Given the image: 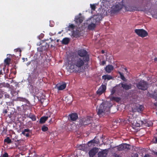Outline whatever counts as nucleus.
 <instances>
[{
  "mask_svg": "<svg viewBox=\"0 0 157 157\" xmlns=\"http://www.w3.org/2000/svg\"><path fill=\"white\" fill-rule=\"evenodd\" d=\"M1 93L4 95L5 98H10V95L7 93L4 92V91H1Z\"/></svg>",
  "mask_w": 157,
  "mask_h": 157,
  "instance_id": "28",
  "label": "nucleus"
},
{
  "mask_svg": "<svg viewBox=\"0 0 157 157\" xmlns=\"http://www.w3.org/2000/svg\"><path fill=\"white\" fill-rule=\"evenodd\" d=\"M25 60H26V61H27L28 60V59H27V58H25Z\"/></svg>",
  "mask_w": 157,
  "mask_h": 157,
  "instance_id": "58",
  "label": "nucleus"
},
{
  "mask_svg": "<svg viewBox=\"0 0 157 157\" xmlns=\"http://www.w3.org/2000/svg\"><path fill=\"white\" fill-rule=\"evenodd\" d=\"M112 106L111 104L108 102L101 103L99 108L97 109V114L99 117H101L105 112L109 111Z\"/></svg>",
  "mask_w": 157,
  "mask_h": 157,
  "instance_id": "5",
  "label": "nucleus"
},
{
  "mask_svg": "<svg viewBox=\"0 0 157 157\" xmlns=\"http://www.w3.org/2000/svg\"><path fill=\"white\" fill-rule=\"evenodd\" d=\"M131 84H128V89L131 88Z\"/></svg>",
  "mask_w": 157,
  "mask_h": 157,
  "instance_id": "46",
  "label": "nucleus"
},
{
  "mask_svg": "<svg viewBox=\"0 0 157 157\" xmlns=\"http://www.w3.org/2000/svg\"><path fill=\"white\" fill-rule=\"evenodd\" d=\"M93 117L90 116H87L86 117L80 119L79 124L82 126L87 125L91 124L93 121Z\"/></svg>",
  "mask_w": 157,
  "mask_h": 157,
  "instance_id": "9",
  "label": "nucleus"
},
{
  "mask_svg": "<svg viewBox=\"0 0 157 157\" xmlns=\"http://www.w3.org/2000/svg\"><path fill=\"white\" fill-rule=\"evenodd\" d=\"M27 117L31 119L33 121H36V116L34 114L31 113H29V114H27Z\"/></svg>",
  "mask_w": 157,
  "mask_h": 157,
  "instance_id": "21",
  "label": "nucleus"
},
{
  "mask_svg": "<svg viewBox=\"0 0 157 157\" xmlns=\"http://www.w3.org/2000/svg\"><path fill=\"white\" fill-rule=\"evenodd\" d=\"M52 47V45H51V47Z\"/></svg>",
  "mask_w": 157,
  "mask_h": 157,
  "instance_id": "61",
  "label": "nucleus"
},
{
  "mask_svg": "<svg viewBox=\"0 0 157 157\" xmlns=\"http://www.w3.org/2000/svg\"><path fill=\"white\" fill-rule=\"evenodd\" d=\"M123 6L126 9V7L123 5L122 2L121 3H116L115 5H113L112 7L111 13H115L119 12L123 8Z\"/></svg>",
  "mask_w": 157,
  "mask_h": 157,
  "instance_id": "6",
  "label": "nucleus"
},
{
  "mask_svg": "<svg viewBox=\"0 0 157 157\" xmlns=\"http://www.w3.org/2000/svg\"><path fill=\"white\" fill-rule=\"evenodd\" d=\"M90 7L91 8V9L93 11L95 10V8H96V6L95 4H90Z\"/></svg>",
  "mask_w": 157,
  "mask_h": 157,
  "instance_id": "36",
  "label": "nucleus"
},
{
  "mask_svg": "<svg viewBox=\"0 0 157 157\" xmlns=\"http://www.w3.org/2000/svg\"><path fill=\"white\" fill-rule=\"evenodd\" d=\"M7 71H8V69H7Z\"/></svg>",
  "mask_w": 157,
  "mask_h": 157,
  "instance_id": "63",
  "label": "nucleus"
},
{
  "mask_svg": "<svg viewBox=\"0 0 157 157\" xmlns=\"http://www.w3.org/2000/svg\"><path fill=\"white\" fill-rule=\"evenodd\" d=\"M133 10H130V9H129V7H128V11H130V12H132V11H133Z\"/></svg>",
  "mask_w": 157,
  "mask_h": 157,
  "instance_id": "47",
  "label": "nucleus"
},
{
  "mask_svg": "<svg viewBox=\"0 0 157 157\" xmlns=\"http://www.w3.org/2000/svg\"><path fill=\"white\" fill-rule=\"evenodd\" d=\"M83 20L84 18L81 16V14L80 13L78 15L76 16L74 20L76 26H79L80 24L82 23Z\"/></svg>",
  "mask_w": 157,
  "mask_h": 157,
  "instance_id": "12",
  "label": "nucleus"
},
{
  "mask_svg": "<svg viewBox=\"0 0 157 157\" xmlns=\"http://www.w3.org/2000/svg\"><path fill=\"white\" fill-rule=\"evenodd\" d=\"M66 86V84L65 82H63L62 84L58 86V85L56 86V88L58 90H61L65 89Z\"/></svg>",
  "mask_w": 157,
  "mask_h": 157,
  "instance_id": "20",
  "label": "nucleus"
},
{
  "mask_svg": "<svg viewBox=\"0 0 157 157\" xmlns=\"http://www.w3.org/2000/svg\"><path fill=\"white\" fill-rule=\"evenodd\" d=\"M30 132V130L28 129H25L22 132V134L25 136L26 137H28L29 136V134L28 133H25L26 132Z\"/></svg>",
  "mask_w": 157,
  "mask_h": 157,
  "instance_id": "26",
  "label": "nucleus"
},
{
  "mask_svg": "<svg viewBox=\"0 0 157 157\" xmlns=\"http://www.w3.org/2000/svg\"><path fill=\"white\" fill-rule=\"evenodd\" d=\"M39 75V73L38 71H37L36 68H34L32 73L30 75H29L28 78V80L29 82L30 83L29 86L30 89H31L32 92L36 94H37L38 92V90L37 91H35L34 89V86L35 82L36 80L37 77H38Z\"/></svg>",
  "mask_w": 157,
  "mask_h": 157,
  "instance_id": "3",
  "label": "nucleus"
},
{
  "mask_svg": "<svg viewBox=\"0 0 157 157\" xmlns=\"http://www.w3.org/2000/svg\"><path fill=\"white\" fill-rule=\"evenodd\" d=\"M117 90L119 92L128 90V85L125 82H122L116 86Z\"/></svg>",
  "mask_w": 157,
  "mask_h": 157,
  "instance_id": "10",
  "label": "nucleus"
},
{
  "mask_svg": "<svg viewBox=\"0 0 157 157\" xmlns=\"http://www.w3.org/2000/svg\"><path fill=\"white\" fill-rule=\"evenodd\" d=\"M106 89V86L102 84L97 91V94L99 95L101 94L105 91Z\"/></svg>",
  "mask_w": 157,
  "mask_h": 157,
  "instance_id": "14",
  "label": "nucleus"
},
{
  "mask_svg": "<svg viewBox=\"0 0 157 157\" xmlns=\"http://www.w3.org/2000/svg\"><path fill=\"white\" fill-rule=\"evenodd\" d=\"M60 33H61V32H59V34H60Z\"/></svg>",
  "mask_w": 157,
  "mask_h": 157,
  "instance_id": "62",
  "label": "nucleus"
},
{
  "mask_svg": "<svg viewBox=\"0 0 157 157\" xmlns=\"http://www.w3.org/2000/svg\"><path fill=\"white\" fill-rule=\"evenodd\" d=\"M12 141L10 139L9 137H7L6 139L4 140V143L6 142L7 144H9L11 143Z\"/></svg>",
  "mask_w": 157,
  "mask_h": 157,
  "instance_id": "29",
  "label": "nucleus"
},
{
  "mask_svg": "<svg viewBox=\"0 0 157 157\" xmlns=\"http://www.w3.org/2000/svg\"><path fill=\"white\" fill-rule=\"evenodd\" d=\"M14 51L16 52H19L20 54H21V50L20 48H17L14 49Z\"/></svg>",
  "mask_w": 157,
  "mask_h": 157,
  "instance_id": "40",
  "label": "nucleus"
},
{
  "mask_svg": "<svg viewBox=\"0 0 157 157\" xmlns=\"http://www.w3.org/2000/svg\"><path fill=\"white\" fill-rule=\"evenodd\" d=\"M136 105V107L135 109L136 111L140 113L142 112L144 109V106L142 105H139L138 104Z\"/></svg>",
  "mask_w": 157,
  "mask_h": 157,
  "instance_id": "18",
  "label": "nucleus"
},
{
  "mask_svg": "<svg viewBox=\"0 0 157 157\" xmlns=\"http://www.w3.org/2000/svg\"><path fill=\"white\" fill-rule=\"evenodd\" d=\"M11 59L9 58H7L4 60V62L6 65L10 64Z\"/></svg>",
  "mask_w": 157,
  "mask_h": 157,
  "instance_id": "30",
  "label": "nucleus"
},
{
  "mask_svg": "<svg viewBox=\"0 0 157 157\" xmlns=\"http://www.w3.org/2000/svg\"><path fill=\"white\" fill-rule=\"evenodd\" d=\"M128 150L129 148V146H130V145L129 144H128Z\"/></svg>",
  "mask_w": 157,
  "mask_h": 157,
  "instance_id": "56",
  "label": "nucleus"
},
{
  "mask_svg": "<svg viewBox=\"0 0 157 157\" xmlns=\"http://www.w3.org/2000/svg\"><path fill=\"white\" fill-rule=\"evenodd\" d=\"M78 56L80 57V58L85 59L86 61H90L89 55L86 50L82 48L81 49L78 50Z\"/></svg>",
  "mask_w": 157,
  "mask_h": 157,
  "instance_id": "7",
  "label": "nucleus"
},
{
  "mask_svg": "<svg viewBox=\"0 0 157 157\" xmlns=\"http://www.w3.org/2000/svg\"><path fill=\"white\" fill-rule=\"evenodd\" d=\"M116 89L117 90L116 87L115 88H113V89L111 91V95H113L115 93L116 91Z\"/></svg>",
  "mask_w": 157,
  "mask_h": 157,
  "instance_id": "37",
  "label": "nucleus"
},
{
  "mask_svg": "<svg viewBox=\"0 0 157 157\" xmlns=\"http://www.w3.org/2000/svg\"><path fill=\"white\" fill-rule=\"evenodd\" d=\"M51 41H53V39L51 40Z\"/></svg>",
  "mask_w": 157,
  "mask_h": 157,
  "instance_id": "60",
  "label": "nucleus"
},
{
  "mask_svg": "<svg viewBox=\"0 0 157 157\" xmlns=\"http://www.w3.org/2000/svg\"><path fill=\"white\" fill-rule=\"evenodd\" d=\"M121 78L122 80L123 81H125L126 80V79L124 77V76L123 74L122 73H121V72H119Z\"/></svg>",
  "mask_w": 157,
  "mask_h": 157,
  "instance_id": "32",
  "label": "nucleus"
},
{
  "mask_svg": "<svg viewBox=\"0 0 157 157\" xmlns=\"http://www.w3.org/2000/svg\"><path fill=\"white\" fill-rule=\"evenodd\" d=\"M115 157H120L118 155H116V156Z\"/></svg>",
  "mask_w": 157,
  "mask_h": 157,
  "instance_id": "54",
  "label": "nucleus"
},
{
  "mask_svg": "<svg viewBox=\"0 0 157 157\" xmlns=\"http://www.w3.org/2000/svg\"><path fill=\"white\" fill-rule=\"evenodd\" d=\"M89 61L83 59L82 58L78 57L74 61L71 58L67 59L69 69L71 72H78L81 67L84 65L85 67L88 68L89 67L88 63Z\"/></svg>",
  "mask_w": 157,
  "mask_h": 157,
  "instance_id": "1",
  "label": "nucleus"
},
{
  "mask_svg": "<svg viewBox=\"0 0 157 157\" xmlns=\"http://www.w3.org/2000/svg\"><path fill=\"white\" fill-rule=\"evenodd\" d=\"M144 157H150V155L148 154H145Z\"/></svg>",
  "mask_w": 157,
  "mask_h": 157,
  "instance_id": "43",
  "label": "nucleus"
},
{
  "mask_svg": "<svg viewBox=\"0 0 157 157\" xmlns=\"http://www.w3.org/2000/svg\"><path fill=\"white\" fill-rule=\"evenodd\" d=\"M100 21L99 16L94 17L90 18L86 20L84 23V26L87 27L89 30H92L96 27V23Z\"/></svg>",
  "mask_w": 157,
  "mask_h": 157,
  "instance_id": "4",
  "label": "nucleus"
},
{
  "mask_svg": "<svg viewBox=\"0 0 157 157\" xmlns=\"http://www.w3.org/2000/svg\"><path fill=\"white\" fill-rule=\"evenodd\" d=\"M51 121H52V119H51L49 121V123H51Z\"/></svg>",
  "mask_w": 157,
  "mask_h": 157,
  "instance_id": "57",
  "label": "nucleus"
},
{
  "mask_svg": "<svg viewBox=\"0 0 157 157\" xmlns=\"http://www.w3.org/2000/svg\"><path fill=\"white\" fill-rule=\"evenodd\" d=\"M31 63V62L30 61L26 63V65L27 66H29Z\"/></svg>",
  "mask_w": 157,
  "mask_h": 157,
  "instance_id": "44",
  "label": "nucleus"
},
{
  "mask_svg": "<svg viewBox=\"0 0 157 157\" xmlns=\"http://www.w3.org/2000/svg\"><path fill=\"white\" fill-rule=\"evenodd\" d=\"M95 141L94 140H91L88 143V145L89 147L94 145Z\"/></svg>",
  "mask_w": 157,
  "mask_h": 157,
  "instance_id": "31",
  "label": "nucleus"
},
{
  "mask_svg": "<svg viewBox=\"0 0 157 157\" xmlns=\"http://www.w3.org/2000/svg\"><path fill=\"white\" fill-rule=\"evenodd\" d=\"M156 115H157V113H156Z\"/></svg>",
  "mask_w": 157,
  "mask_h": 157,
  "instance_id": "64",
  "label": "nucleus"
},
{
  "mask_svg": "<svg viewBox=\"0 0 157 157\" xmlns=\"http://www.w3.org/2000/svg\"><path fill=\"white\" fill-rule=\"evenodd\" d=\"M48 118V117L44 116L41 117L39 120L40 124L44 123Z\"/></svg>",
  "mask_w": 157,
  "mask_h": 157,
  "instance_id": "23",
  "label": "nucleus"
},
{
  "mask_svg": "<svg viewBox=\"0 0 157 157\" xmlns=\"http://www.w3.org/2000/svg\"><path fill=\"white\" fill-rule=\"evenodd\" d=\"M110 100L112 101H114L117 102H118L121 100V98L120 97L111 96L110 97Z\"/></svg>",
  "mask_w": 157,
  "mask_h": 157,
  "instance_id": "22",
  "label": "nucleus"
},
{
  "mask_svg": "<svg viewBox=\"0 0 157 157\" xmlns=\"http://www.w3.org/2000/svg\"><path fill=\"white\" fill-rule=\"evenodd\" d=\"M3 69V70H5V67H4Z\"/></svg>",
  "mask_w": 157,
  "mask_h": 157,
  "instance_id": "59",
  "label": "nucleus"
},
{
  "mask_svg": "<svg viewBox=\"0 0 157 157\" xmlns=\"http://www.w3.org/2000/svg\"><path fill=\"white\" fill-rule=\"evenodd\" d=\"M8 155L7 152H5L4 154L2 155V157H8Z\"/></svg>",
  "mask_w": 157,
  "mask_h": 157,
  "instance_id": "41",
  "label": "nucleus"
},
{
  "mask_svg": "<svg viewBox=\"0 0 157 157\" xmlns=\"http://www.w3.org/2000/svg\"><path fill=\"white\" fill-rule=\"evenodd\" d=\"M7 112H8V111H7V109H3L2 113H3L6 114L7 113Z\"/></svg>",
  "mask_w": 157,
  "mask_h": 157,
  "instance_id": "42",
  "label": "nucleus"
},
{
  "mask_svg": "<svg viewBox=\"0 0 157 157\" xmlns=\"http://www.w3.org/2000/svg\"><path fill=\"white\" fill-rule=\"evenodd\" d=\"M154 154L157 156V152L155 151H153Z\"/></svg>",
  "mask_w": 157,
  "mask_h": 157,
  "instance_id": "45",
  "label": "nucleus"
},
{
  "mask_svg": "<svg viewBox=\"0 0 157 157\" xmlns=\"http://www.w3.org/2000/svg\"><path fill=\"white\" fill-rule=\"evenodd\" d=\"M49 45L48 44H46V47H47V48H49Z\"/></svg>",
  "mask_w": 157,
  "mask_h": 157,
  "instance_id": "51",
  "label": "nucleus"
},
{
  "mask_svg": "<svg viewBox=\"0 0 157 157\" xmlns=\"http://www.w3.org/2000/svg\"><path fill=\"white\" fill-rule=\"evenodd\" d=\"M102 78L105 80H109L110 79H112L113 78V77L112 76L110 75H103L102 76Z\"/></svg>",
  "mask_w": 157,
  "mask_h": 157,
  "instance_id": "24",
  "label": "nucleus"
},
{
  "mask_svg": "<svg viewBox=\"0 0 157 157\" xmlns=\"http://www.w3.org/2000/svg\"><path fill=\"white\" fill-rule=\"evenodd\" d=\"M147 95L151 98L155 99V100H157V94H155V93L154 94H151L148 92L147 94Z\"/></svg>",
  "mask_w": 157,
  "mask_h": 157,
  "instance_id": "25",
  "label": "nucleus"
},
{
  "mask_svg": "<svg viewBox=\"0 0 157 157\" xmlns=\"http://www.w3.org/2000/svg\"><path fill=\"white\" fill-rule=\"evenodd\" d=\"M154 60L155 61H157V57H156L154 59Z\"/></svg>",
  "mask_w": 157,
  "mask_h": 157,
  "instance_id": "52",
  "label": "nucleus"
},
{
  "mask_svg": "<svg viewBox=\"0 0 157 157\" xmlns=\"http://www.w3.org/2000/svg\"><path fill=\"white\" fill-rule=\"evenodd\" d=\"M138 155L137 153H133L132 155V157H138Z\"/></svg>",
  "mask_w": 157,
  "mask_h": 157,
  "instance_id": "38",
  "label": "nucleus"
},
{
  "mask_svg": "<svg viewBox=\"0 0 157 157\" xmlns=\"http://www.w3.org/2000/svg\"><path fill=\"white\" fill-rule=\"evenodd\" d=\"M115 157H120L118 155H116V156Z\"/></svg>",
  "mask_w": 157,
  "mask_h": 157,
  "instance_id": "55",
  "label": "nucleus"
},
{
  "mask_svg": "<svg viewBox=\"0 0 157 157\" xmlns=\"http://www.w3.org/2000/svg\"><path fill=\"white\" fill-rule=\"evenodd\" d=\"M85 146L84 144L80 145L79 146L80 149L84 151L85 150Z\"/></svg>",
  "mask_w": 157,
  "mask_h": 157,
  "instance_id": "34",
  "label": "nucleus"
},
{
  "mask_svg": "<svg viewBox=\"0 0 157 157\" xmlns=\"http://www.w3.org/2000/svg\"><path fill=\"white\" fill-rule=\"evenodd\" d=\"M0 75H3V74H2V70H1L0 71Z\"/></svg>",
  "mask_w": 157,
  "mask_h": 157,
  "instance_id": "48",
  "label": "nucleus"
},
{
  "mask_svg": "<svg viewBox=\"0 0 157 157\" xmlns=\"http://www.w3.org/2000/svg\"><path fill=\"white\" fill-rule=\"evenodd\" d=\"M25 59L24 58H22V59L23 60V61L24 62L25 61Z\"/></svg>",
  "mask_w": 157,
  "mask_h": 157,
  "instance_id": "53",
  "label": "nucleus"
},
{
  "mask_svg": "<svg viewBox=\"0 0 157 157\" xmlns=\"http://www.w3.org/2000/svg\"><path fill=\"white\" fill-rule=\"evenodd\" d=\"M41 130L43 132H46L48 130V128L45 125H43L41 128Z\"/></svg>",
  "mask_w": 157,
  "mask_h": 157,
  "instance_id": "33",
  "label": "nucleus"
},
{
  "mask_svg": "<svg viewBox=\"0 0 157 157\" xmlns=\"http://www.w3.org/2000/svg\"><path fill=\"white\" fill-rule=\"evenodd\" d=\"M101 52L102 54H104L105 53V51L104 50H102L101 51Z\"/></svg>",
  "mask_w": 157,
  "mask_h": 157,
  "instance_id": "50",
  "label": "nucleus"
},
{
  "mask_svg": "<svg viewBox=\"0 0 157 157\" xmlns=\"http://www.w3.org/2000/svg\"><path fill=\"white\" fill-rule=\"evenodd\" d=\"M98 148L96 147H94L90 150L89 152V155L90 157H93L97 153L98 151Z\"/></svg>",
  "mask_w": 157,
  "mask_h": 157,
  "instance_id": "15",
  "label": "nucleus"
},
{
  "mask_svg": "<svg viewBox=\"0 0 157 157\" xmlns=\"http://www.w3.org/2000/svg\"><path fill=\"white\" fill-rule=\"evenodd\" d=\"M136 86L139 90H145L148 88V84L144 80H141L137 83Z\"/></svg>",
  "mask_w": 157,
  "mask_h": 157,
  "instance_id": "8",
  "label": "nucleus"
},
{
  "mask_svg": "<svg viewBox=\"0 0 157 157\" xmlns=\"http://www.w3.org/2000/svg\"><path fill=\"white\" fill-rule=\"evenodd\" d=\"M78 118V114L75 113H72L69 114L68 116V118L69 120L71 121H75Z\"/></svg>",
  "mask_w": 157,
  "mask_h": 157,
  "instance_id": "13",
  "label": "nucleus"
},
{
  "mask_svg": "<svg viewBox=\"0 0 157 157\" xmlns=\"http://www.w3.org/2000/svg\"><path fill=\"white\" fill-rule=\"evenodd\" d=\"M100 64L101 65H104L106 64V61L105 60L102 61L100 63Z\"/></svg>",
  "mask_w": 157,
  "mask_h": 157,
  "instance_id": "39",
  "label": "nucleus"
},
{
  "mask_svg": "<svg viewBox=\"0 0 157 157\" xmlns=\"http://www.w3.org/2000/svg\"><path fill=\"white\" fill-rule=\"evenodd\" d=\"M135 32L139 36L142 37L146 36L148 35L147 32L143 29H136L135 30Z\"/></svg>",
  "mask_w": 157,
  "mask_h": 157,
  "instance_id": "11",
  "label": "nucleus"
},
{
  "mask_svg": "<svg viewBox=\"0 0 157 157\" xmlns=\"http://www.w3.org/2000/svg\"><path fill=\"white\" fill-rule=\"evenodd\" d=\"M108 150L106 149L102 150L98 154V157H106L108 154Z\"/></svg>",
  "mask_w": 157,
  "mask_h": 157,
  "instance_id": "16",
  "label": "nucleus"
},
{
  "mask_svg": "<svg viewBox=\"0 0 157 157\" xmlns=\"http://www.w3.org/2000/svg\"><path fill=\"white\" fill-rule=\"evenodd\" d=\"M75 26L73 24H70L68 26V28L69 29H71L72 30L74 29Z\"/></svg>",
  "mask_w": 157,
  "mask_h": 157,
  "instance_id": "35",
  "label": "nucleus"
},
{
  "mask_svg": "<svg viewBox=\"0 0 157 157\" xmlns=\"http://www.w3.org/2000/svg\"><path fill=\"white\" fill-rule=\"evenodd\" d=\"M69 40L68 38H65L62 41V44H67L69 42Z\"/></svg>",
  "mask_w": 157,
  "mask_h": 157,
  "instance_id": "27",
  "label": "nucleus"
},
{
  "mask_svg": "<svg viewBox=\"0 0 157 157\" xmlns=\"http://www.w3.org/2000/svg\"><path fill=\"white\" fill-rule=\"evenodd\" d=\"M114 68L112 65H108L105 68V71L108 73H110Z\"/></svg>",
  "mask_w": 157,
  "mask_h": 157,
  "instance_id": "19",
  "label": "nucleus"
},
{
  "mask_svg": "<svg viewBox=\"0 0 157 157\" xmlns=\"http://www.w3.org/2000/svg\"><path fill=\"white\" fill-rule=\"evenodd\" d=\"M128 149V144H122L117 146V149L119 151H121Z\"/></svg>",
  "mask_w": 157,
  "mask_h": 157,
  "instance_id": "17",
  "label": "nucleus"
},
{
  "mask_svg": "<svg viewBox=\"0 0 157 157\" xmlns=\"http://www.w3.org/2000/svg\"><path fill=\"white\" fill-rule=\"evenodd\" d=\"M130 116H128L129 118L128 119V121L129 122V124L132 127V128L135 129L136 127H140L143 126L144 125L148 127L152 126L153 123L151 121H148L147 122L145 121H143L141 120L139 117L136 118L133 117L132 118H130Z\"/></svg>",
  "mask_w": 157,
  "mask_h": 157,
  "instance_id": "2",
  "label": "nucleus"
},
{
  "mask_svg": "<svg viewBox=\"0 0 157 157\" xmlns=\"http://www.w3.org/2000/svg\"><path fill=\"white\" fill-rule=\"evenodd\" d=\"M33 63H36V61L35 60H33L32 61Z\"/></svg>",
  "mask_w": 157,
  "mask_h": 157,
  "instance_id": "49",
  "label": "nucleus"
}]
</instances>
